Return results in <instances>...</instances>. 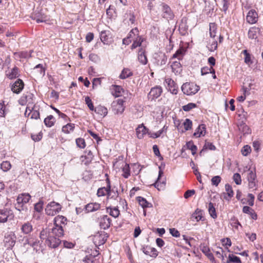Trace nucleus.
<instances>
[{"instance_id":"nucleus-1","label":"nucleus","mask_w":263,"mask_h":263,"mask_svg":"<svg viewBox=\"0 0 263 263\" xmlns=\"http://www.w3.org/2000/svg\"><path fill=\"white\" fill-rule=\"evenodd\" d=\"M64 235V230L61 226H53L51 229L43 230L40 233L41 240L50 248H55L61 243L60 238Z\"/></svg>"},{"instance_id":"nucleus-2","label":"nucleus","mask_w":263,"mask_h":263,"mask_svg":"<svg viewBox=\"0 0 263 263\" xmlns=\"http://www.w3.org/2000/svg\"><path fill=\"white\" fill-rule=\"evenodd\" d=\"M199 90V86L192 82H186L181 86V90L187 96H192L196 93Z\"/></svg>"},{"instance_id":"nucleus-3","label":"nucleus","mask_w":263,"mask_h":263,"mask_svg":"<svg viewBox=\"0 0 263 263\" xmlns=\"http://www.w3.org/2000/svg\"><path fill=\"white\" fill-rule=\"evenodd\" d=\"M31 196L29 194H22L18 196L16 199V203L15 204V208L19 211L24 210L26 209L24 205L29 202Z\"/></svg>"},{"instance_id":"nucleus-4","label":"nucleus","mask_w":263,"mask_h":263,"mask_svg":"<svg viewBox=\"0 0 263 263\" xmlns=\"http://www.w3.org/2000/svg\"><path fill=\"white\" fill-rule=\"evenodd\" d=\"M61 209L62 206L59 203L52 201L46 205L45 212L48 215L54 216L59 213Z\"/></svg>"},{"instance_id":"nucleus-5","label":"nucleus","mask_w":263,"mask_h":263,"mask_svg":"<svg viewBox=\"0 0 263 263\" xmlns=\"http://www.w3.org/2000/svg\"><path fill=\"white\" fill-rule=\"evenodd\" d=\"M125 101L122 99H118L112 103V111L115 114H121L125 109Z\"/></svg>"},{"instance_id":"nucleus-6","label":"nucleus","mask_w":263,"mask_h":263,"mask_svg":"<svg viewBox=\"0 0 263 263\" xmlns=\"http://www.w3.org/2000/svg\"><path fill=\"white\" fill-rule=\"evenodd\" d=\"M248 170L249 173L247 176V179L249 182V186L250 188L253 189L256 185L255 179H256V173L255 171L253 170H250L247 166L245 169V171Z\"/></svg>"},{"instance_id":"nucleus-7","label":"nucleus","mask_w":263,"mask_h":263,"mask_svg":"<svg viewBox=\"0 0 263 263\" xmlns=\"http://www.w3.org/2000/svg\"><path fill=\"white\" fill-rule=\"evenodd\" d=\"M24 87V83L23 81L21 79H17L12 84L11 89L13 92L18 94L23 89Z\"/></svg>"},{"instance_id":"nucleus-8","label":"nucleus","mask_w":263,"mask_h":263,"mask_svg":"<svg viewBox=\"0 0 263 263\" xmlns=\"http://www.w3.org/2000/svg\"><path fill=\"white\" fill-rule=\"evenodd\" d=\"M165 85L173 94L176 95L178 93V87L172 79L169 78L165 79Z\"/></svg>"},{"instance_id":"nucleus-9","label":"nucleus","mask_w":263,"mask_h":263,"mask_svg":"<svg viewBox=\"0 0 263 263\" xmlns=\"http://www.w3.org/2000/svg\"><path fill=\"white\" fill-rule=\"evenodd\" d=\"M13 216L11 211L7 209L0 210V222H5L8 219H12Z\"/></svg>"},{"instance_id":"nucleus-10","label":"nucleus","mask_w":263,"mask_h":263,"mask_svg":"<svg viewBox=\"0 0 263 263\" xmlns=\"http://www.w3.org/2000/svg\"><path fill=\"white\" fill-rule=\"evenodd\" d=\"M162 92V88L160 86H156L152 88L149 92V99L152 100L157 99L160 96Z\"/></svg>"},{"instance_id":"nucleus-11","label":"nucleus","mask_w":263,"mask_h":263,"mask_svg":"<svg viewBox=\"0 0 263 263\" xmlns=\"http://www.w3.org/2000/svg\"><path fill=\"white\" fill-rule=\"evenodd\" d=\"M107 186L106 187H100V188H99L98 190L97 195L99 197L104 196H105V195H107L108 196H110V182L108 180V179H107Z\"/></svg>"},{"instance_id":"nucleus-12","label":"nucleus","mask_w":263,"mask_h":263,"mask_svg":"<svg viewBox=\"0 0 263 263\" xmlns=\"http://www.w3.org/2000/svg\"><path fill=\"white\" fill-rule=\"evenodd\" d=\"M110 223L111 219L108 216L104 215L100 218V226L102 229L104 230L108 229L110 227Z\"/></svg>"},{"instance_id":"nucleus-13","label":"nucleus","mask_w":263,"mask_h":263,"mask_svg":"<svg viewBox=\"0 0 263 263\" xmlns=\"http://www.w3.org/2000/svg\"><path fill=\"white\" fill-rule=\"evenodd\" d=\"M67 223V219L65 217L62 215H58L54 219V225L55 227L61 226L63 228Z\"/></svg>"},{"instance_id":"nucleus-14","label":"nucleus","mask_w":263,"mask_h":263,"mask_svg":"<svg viewBox=\"0 0 263 263\" xmlns=\"http://www.w3.org/2000/svg\"><path fill=\"white\" fill-rule=\"evenodd\" d=\"M4 241L8 247H12L15 244V237L11 233L5 235Z\"/></svg>"},{"instance_id":"nucleus-15","label":"nucleus","mask_w":263,"mask_h":263,"mask_svg":"<svg viewBox=\"0 0 263 263\" xmlns=\"http://www.w3.org/2000/svg\"><path fill=\"white\" fill-rule=\"evenodd\" d=\"M25 115L26 116H31V119H37L40 118V113L37 110H35L34 108L30 109L29 107H27Z\"/></svg>"},{"instance_id":"nucleus-16","label":"nucleus","mask_w":263,"mask_h":263,"mask_svg":"<svg viewBox=\"0 0 263 263\" xmlns=\"http://www.w3.org/2000/svg\"><path fill=\"white\" fill-rule=\"evenodd\" d=\"M106 239H105V235L97 234L93 236V241L94 244L97 246H101L105 243Z\"/></svg>"},{"instance_id":"nucleus-17","label":"nucleus","mask_w":263,"mask_h":263,"mask_svg":"<svg viewBox=\"0 0 263 263\" xmlns=\"http://www.w3.org/2000/svg\"><path fill=\"white\" fill-rule=\"evenodd\" d=\"M100 208V204L97 202L89 203L85 206V210L87 212H93L99 210Z\"/></svg>"},{"instance_id":"nucleus-18","label":"nucleus","mask_w":263,"mask_h":263,"mask_svg":"<svg viewBox=\"0 0 263 263\" xmlns=\"http://www.w3.org/2000/svg\"><path fill=\"white\" fill-rule=\"evenodd\" d=\"M206 133V126L204 124H200L198 126L194 134V136L196 137H200L204 136Z\"/></svg>"},{"instance_id":"nucleus-19","label":"nucleus","mask_w":263,"mask_h":263,"mask_svg":"<svg viewBox=\"0 0 263 263\" xmlns=\"http://www.w3.org/2000/svg\"><path fill=\"white\" fill-rule=\"evenodd\" d=\"M148 129L143 125H139L136 128V135L139 139H142L147 133Z\"/></svg>"},{"instance_id":"nucleus-20","label":"nucleus","mask_w":263,"mask_h":263,"mask_svg":"<svg viewBox=\"0 0 263 263\" xmlns=\"http://www.w3.org/2000/svg\"><path fill=\"white\" fill-rule=\"evenodd\" d=\"M95 112L102 117H105L108 113L107 109L103 106L98 105L93 110Z\"/></svg>"},{"instance_id":"nucleus-21","label":"nucleus","mask_w":263,"mask_h":263,"mask_svg":"<svg viewBox=\"0 0 263 263\" xmlns=\"http://www.w3.org/2000/svg\"><path fill=\"white\" fill-rule=\"evenodd\" d=\"M145 50L141 48L138 52V60L143 65H145L147 62V59L145 53Z\"/></svg>"},{"instance_id":"nucleus-22","label":"nucleus","mask_w":263,"mask_h":263,"mask_svg":"<svg viewBox=\"0 0 263 263\" xmlns=\"http://www.w3.org/2000/svg\"><path fill=\"white\" fill-rule=\"evenodd\" d=\"M137 200L139 202V204L143 208V209H145L147 208H152V203L148 202L145 198L142 197H138Z\"/></svg>"},{"instance_id":"nucleus-23","label":"nucleus","mask_w":263,"mask_h":263,"mask_svg":"<svg viewBox=\"0 0 263 263\" xmlns=\"http://www.w3.org/2000/svg\"><path fill=\"white\" fill-rule=\"evenodd\" d=\"M123 92V89L121 86L118 85H115L113 86L112 94L115 97H119L122 96Z\"/></svg>"},{"instance_id":"nucleus-24","label":"nucleus","mask_w":263,"mask_h":263,"mask_svg":"<svg viewBox=\"0 0 263 263\" xmlns=\"http://www.w3.org/2000/svg\"><path fill=\"white\" fill-rule=\"evenodd\" d=\"M143 252L145 254L154 257H156L158 255L157 250L154 248L146 247L143 248Z\"/></svg>"},{"instance_id":"nucleus-25","label":"nucleus","mask_w":263,"mask_h":263,"mask_svg":"<svg viewBox=\"0 0 263 263\" xmlns=\"http://www.w3.org/2000/svg\"><path fill=\"white\" fill-rule=\"evenodd\" d=\"M242 211L244 213L249 214L251 216V217L253 219H257V215L254 212V211L248 206H243L242 209Z\"/></svg>"},{"instance_id":"nucleus-26","label":"nucleus","mask_w":263,"mask_h":263,"mask_svg":"<svg viewBox=\"0 0 263 263\" xmlns=\"http://www.w3.org/2000/svg\"><path fill=\"white\" fill-rule=\"evenodd\" d=\"M6 74L7 77L10 79L16 78L19 76L18 69L16 67H14Z\"/></svg>"},{"instance_id":"nucleus-27","label":"nucleus","mask_w":263,"mask_h":263,"mask_svg":"<svg viewBox=\"0 0 263 263\" xmlns=\"http://www.w3.org/2000/svg\"><path fill=\"white\" fill-rule=\"evenodd\" d=\"M162 174H163V172L161 170L160 167H159L158 177L157 178V181L153 184L154 186L156 188H157L158 190H161L163 189V188L164 186V183L163 182H162V183H159V180L160 178L161 177V176L162 175Z\"/></svg>"},{"instance_id":"nucleus-28","label":"nucleus","mask_w":263,"mask_h":263,"mask_svg":"<svg viewBox=\"0 0 263 263\" xmlns=\"http://www.w3.org/2000/svg\"><path fill=\"white\" fill-rule=\"evenodd\" d=\"M32 226L31 224L29 222H26L23 224L22 226L21 230L25 234H29L32 231Z\"/></svg>"},{"instance_id":"nucleus-29","label":"nucleus","mask_w":263,"mask_h":263,"mask_svg":"<svg viewBox=\"0 0 263 263\" xmlns=\"http://www.w3.org/2000/svg\"><path fill=\"white\" fill-rule=\"evenodd\" d=\"M44 122L46 126L51 127L54 125L55 120L53 116L50 115L44 119Z\"/></svg>"},{"instance_id":"nucleus-30","label":"nucleus","mask_w":263,"mask_h":263,"mask_svg":"<svg viewBox=\"0 0 263 263\" xmlns=\"http://www.w3.org/2000/svg\"><path fill=\"white\" fill-rule=\"evenodd\" d=\"M185 54V50L183 48H179L173 54L172 59H177L179 60L182 59Z\"/></svg>"},{"instance_id":"nucleus-31","label":"nucleus","mask_w":263,"mask_h":263,"mask_svg":"<svg viewBox=\"0 0 263 263\" xmlns=\"http://www.w3.org/2000/svg\"><path fill=\"white\" fill-rule=\"evenodd\" d=\"M107 212L110 214V215L115 218L118 217L120 214L119 210L116 207L107 208Z\"/></svg>"},{"instance_id":"nucleus-32","label":"nucleus","mask_w":263,"mask_h":263,"mask_svg":"<svg viewBox=\"0 0 263 263\" xmlns=\"http://www.w3.org/2000/svg\"><path fill=\"white\" fill-rule=\"evenodd\" d=\"M122 176L125 178H128L130 175L129 165L128 164H125L122 168Z\"/></svg>"},{"instance_id":"nucleus-33","label":"nucleus","mask_w":263,"mask_h":263,"mask_svg":"<svg viewBox=\"0 0 263 263\" xmlns=\"http://www.w3.org/2000/svg\"><path fill=\"white\" fill-rule=\"evenodd\" d=\"M134 42L132 45V49H135L141 46L142 42L143 41V38L141 36H137L136 38L133 40Z\"/></svg>"},{"instance_id":"nucleus-34","label":"nucleus","mask_w":263,"mask_h":263,"mask_svg":"<svg viewBox=\"0 0 263 263\" xmlns=\"http://www.w3.org/2000/svg\"><path fill=\"white\" fill-rule=\"evenodd\" d=\"M202 251L211 261H214L215 260L214 257L208 247L204 246L202 249Z\"/></svg>"},{"instance_id":"nucleus-35","label":"nucleus","mask_w":263,"mask_h":263,"mask_svg":"<svg viewBox=\"0 0 263 263\" xmlns=\"http://www.w3.org/2000/svg\"><path fill=\"white\" fill-rule=\"evenodd\" d=\"M258 30L257 28H252L248 31V37L251 39H256L257 38Z\"/></svg>"},{"instance_id":"nucleus-36","label":"nucleus","mask_w":263,"mask_h":263,"mask_svg":"<svg viewBox=\"0 0 263 263\" xmlns=\"http://www.w3.org/2000/svg\"><path fill=\"white\" fill-rule=\"evenodd\" d=\"M208 208L210 216L214 219L216 218L217 215L216 212L215 208H214L213 204L211 202H210L209 203Z\"/></svg>"},{"instance_id":"nucleus-37","label":"nucleus","mask_w":263,"mask_h":263,"mask_svg":"<svg viewBox=\"0 0 263 263\" xmlns=\"http://www.w3.org/2000/svg\"><path fill=\"white\" fill-rule=\"evenodd\" d=\"M74 128V124L68 123L62 127V132L65 134H69L72 132Z\"/></svg>"},{"instance_id":"nucleus-38","label":"nucleus","mask_w":263,"mask_h":263,"mask_svg":"<svg viewBox=\"0 0 263 263\" xmlns=\"http://www.w3.org/2000/svg\"><path fill=\"white\" fill-rule=\"evenodd\" d=\"M132 75V72L130 69L128 68H124L122 70L119 77L121 79H125Z\"/></svg>"},{"instance_id":"nucleus-39","label":"nucleus","mask_w":263,"mask_h":263,"mask_svg":"<svg viewBox=\"0 0 263 263\" xmlns=\"http://www.w3.org/2000/svg\"><path fill=\"white\" fill-rule=\"evenodd\" d=\"M109 32L108 31H101L100 33V39L101 41L104 43H107L108 40V35Z\"/></svg>"},{"instance_id":"nucleus-40","label":"nucleus","mask_w":263,"mask_h":263,"mask_svg":"<svg viewBox=\"0 0 263 263\" xmlns=\"http://www.w3.org/2000/svg\"><path fill=\"white\" fill-rule=\"evenodd\" d=\"M139 35V30L137 27L133 29L128 33L127 37L128 39L134 40L136 38L137 36Z\"/></svg>"},{"instance_id":"nucleus-41","label":"nucleus","mask_w":263,"mask_h":263,"mask_svg":"<svg viewBox=\"0 0 263 263\" xmlns=\"http://www.w3.org/2000/svg\"><path fill=\"white\" fill-rule=\"evenodd\" d=\"M230 262L241 263V261L238 257L234 256L232 254H230L228 257V259L227 260L226 263Z\"/></svg>"},{"instance_id":"nucleus-42","label":"nucleus","mask_w":263,"mask_h":263,"mask_svg":"<svg viewBox=\"0 0 263 263\" xmlns=\"http://www.w3.org/2000/svg\"><path fill=\"white\" fill-rule=\"evenodd\" d=\"M210 34L212 38L216 36L217 26L215 23H210Z\"/></svg>"},{"instance_id":"nucleus-43","label":"nucleus","mask_w":263,"mask_h":263,"mask_svg":"<svg viewBox=\"0 0 263 263\" xmlns=\"http://www.w3.org/2000/svg\"><path fill=\"white\" fill-rule=\"evenodd\" d=\"M241 53L245 55V62L249 65L251 64L252 63V61L251 59V55L248 51L247 50H244L242 51Z\"/></svg>"},{"instance_id":"nucleus-44","label":"nucleus","mask_w":263,"mask_h":263,"mask_svg":"<svg viewBox=\"0 0 263 263\" xmlns=\"http://www.w3.org/2000/svg\"><path fill=\"white\" fill-rule=\"evenodd\" d=\"M186 145L187 148L191 151L192 154L193 155L196 153L197 149V146L194 144L192 141L187 142L186 144Z\"/></svg>"},{"instance_id":"nucleus-45","label":"nucleus","mask_w":263,"mask_h":263,"mask_svg":"<svg viewBox=\"0 0 263 263\" xmlns=\"http://www.w3.org/2000/svg\"><path fill=\"white\" fill-rule=\"evenodd\" d=\"M26 243L28 245H30L32 248H33L34 250L36 251L37 252L39 250V241H33L31 239H28L26 240Z\"/></svg>"},{"instance_id":"nucleus-46","label":"nucleus","mask_w":263,"mask_h":263,"mask_svg":"<svg viewBox=\"0 0 263 263\" xmlns=\"http://www.w3.org/2000/svg\"><path fill=\"white\" fill-rule=\"evenodd\" d=\"M162 11L163 12L164 15H172L173 14L171 9L166 4H162Z\"/></svg>"},{"instance_id":"nucleus-47","label":"nucleus","mask_w":263,"mask_h":263,"mask_svg":"<svg viewBox=\"0 0 263 263\" xmlns=\"http://www.w3.org/2000/svg\"><path fill=\"white\" fill-rule=\"evenodd\" d=\"M11 165L9 161H6L2 163L1 168L4 172H7L10 169Z\"/></svg>"},{"instance_id":"nucleus-48","label":"nucleus","mask_w":263,"mask_h":263,"mask_svg":"<svg viewBox=\"0 0 263 263\" xmlns=\"http://www.w3.org/2000/svg\"><path fill=\"white\" fill-rule=\"evenodd\" d=\"M251 152V148L248 145H245L241 149V152L243 156H247Z\"/></svg>"},{"instance_id":"nucleus-49","label":"nucleus","mask_w":263,"mask_h":263,"mask_svg":"<svg viewBox=\"0 0 263 263\" xmlns=\"http://www.w3.org/2000/svg\"><path fill=\"white\" fill-rule=\"evenodd\" d=\"M80 159L82 162L84 163L85 165H87L91 161L92 158L91 155H88V156H82Z\"/></svg>"},{"instance_id":"nucleus-50","label":"nucleus","mask_w":263,"mask_h":263,"mask_svg":"<svg viewBox=\"0 0 263 263\" xmlns=\"http://www.w3.org/2000/svg\"><path fill=\"white\" fill-rule=\"evenodd\" d=\"M85 103L87 104V106L88 107V108H89V109L90 110L93 111V110L95 109V107L91 101V100L89 97L87 96L85 97Z\"/></svg>"},{"instance_id":"nucleus-51","label":"nucleus","mask_w":263,"mask_h":263,"mask_svg":"<svg viewBox=\"0 0 263 263\" xmlns=\"http://www.w3.org/2000/svg\"><path fill=\"white\" fill-rule=\"evenodd\" d=\"M183 126L185 130H188L191 129L192 126V122L189 119H186L183 122Z\"/></svg>"},{"instance_id":"nucleus-52","label":"nucleus","mask_w":263,"mask_h":263,"mask_svg":"<svg viewBox=\"0 0 263 263\" xmlns=\"http://www.w3.org/2000/svg\"><path fill=\"white\" fill-rule=\"evenodd\" d=\"M76 143L77 146L81 148H84L86 146L85 140L83 138L77 139Z\"/></svg>"},{"instance_id":"nucleus-53","label":"nucleus","mask_w":263,"mask_h":263,"mask_svg":"<svg viewBox=\"0 0 263 263\" xmlns=\"http://www.w3.org/2000/svg\"><path fill=\"white\" fill-rule=\"evenodd\" d=\"M196 107V105L193 103H190L187 105H184L182 107L183 110L185 111H189L192 109L195 108Z\"/></svg>"},{"instance_id":"nucleus-54","label":"nucleus","mask_w":263,"mask_h":263,"mask_svg":"<svg viewBox=\"0 0 263 263\" xmlns=\"http://www.w3.org/2000/svg\"><path fill=\"white\" fill-rule=\"evenodd\" d=\"M226 191L227 192V194L230 198L233 196L234 193L232 190V186L229 184H226L225 185Z\"/></svg>"},{"instance_id":"nucleus-55","label":"nucleus","mask_w":263,"mask_h":263,"mask_svg":"<svg viewBox=\"0 0 263 263\" xmlns=\"http://www.w3.org/2000/svg\"><path fill=\"white\" fill-rule=\"evenodd\" d=\"M233 179L236 184H240L241 183V176L238 173H235L233 175Z\"/></svg>"},{"instance_id":"nucleus-56","label":"nucleus","mask_w":263,"mask_h":263,"mask_svg":"<svg viewBox=\"0 0 263 263\" xmlns=\"http://www.w3.org/2000/svg\"><path fill=\"white\" fill-rule=\"evenodd\" d=\"M211 181L213 185L217 186L221 181V177L219 176H214L212 178Z\"/></svg>"},{"instance_id":"nucleus-57","label":"nucleus","mask_w":263,"mask_h":263,"mask_svg":"<svg viewBox=\"0 0 263 263\" xmlns=\"http://www.w3.org/2000/svg\"><path fill=\"white\" fill-rule=\"evenodd\" d=\"M42 138V133L40 132L36 134H32L31 138L32 139L36 142L39 141L41 140Z\"/></svg>"},{"instance_id":"nucleus-58","label":"nucleus","mask_w":263,"mask_h":263,"mask_svg":"<svg viewBox=\"0 0 263 263\" xmlns=\"http://www.w3.org/2000/svg\"><path fill=\"white\" fill-rule=\"evenodd\" d=\"M43 202L40 201L34 205V210L38 212H40L43 210Z\"/></svg>"},{"instance_id":"nucleus-59","label":"nucleus","mask_w":263,"mask_h":263,"mask_svg":"<svg viewBox=\"0 0 263 263\" xmlns=\"http://www.w3.org/2000/svg\"><path fill=\"white\" fill-rule=\"evenodd\" d=\"M217 48V42L216 41H213L209 45V49L211 51L215 50Z\"/></svg>"},{"instance_id":"nucleus-60","label":"nucleus","mask_w":263,"mask_h":263,"mask_svg":"<svg viewBox=\"0 0 263 263\" xmlns=\"http://www.w3.org/2000/svg\"><path fill=\"white\" fill-rule=\"evenodd\" d=\"M248 204L250 206H253L254 205V201L255 197L252 194H249L248 195Z\"/></svg>"},{"instance_id":"nucleus-61","label":"nucleus","mask_w":263,"mask_h":263,"mask_svg":"<svg viewBox=\"0 0 263 263\" xmlns=\"http://www.w3.org/2000/svg\"><path fill=\"white\" fill-rule=\"evenodd\" d=\"M34 70H37V71L42 75V76H44L45 74V70L43 68V66L41 64H38L35 67H34Z\"/></svg>"},{"instance_id":"nucleus-62","label":"nucleus","mask_w":263,"mask_h":263,"mask_svg":"<svg viewBox=\"0 0 263 263\" xmlns=\"http://www.w3.org/2000/svg\"><path fill=\"white\" fill-rule=\"evenodd\" d=\"M5 115V106L4 101L0 103V117H3Z\"/></svg>"},{"instance_id":"nucleus-63","label":"nucleus","mask_w":263,"mask_h":263,"mask_svg":"<svg viewBox=\"0 0 263 263\" xmlns=\"http://www.w3.org/2000/svg\"><path fill=\"white\" fill-rule=\"evenodd\" d=\"M170 232L174 237H178L180 236L179 232L175 228L170 229Z\"/></svg>"},{"instance_id":"nucleus-64","label":"nucleus","mask_w":263,"mask_h":263,"mask_svg":"<svg viewBox=\"0 0 263 263\" xmlns=\"http://www.w3.org/2000/svg\"><path fill=\"white\" fill-rule=\"evenodd\" d=\"M195 191L194 190H187L184 194V197L187 199L195 194Z\"/></svg>"}]
</instances>
